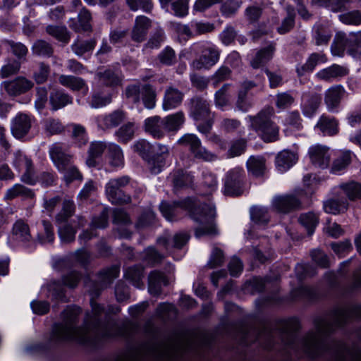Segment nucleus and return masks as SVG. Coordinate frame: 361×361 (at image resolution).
Here are the masks:
<instances>
[{"instance_id":"nucleus-1","label":"nucleus","mask_w":361,"mask_h":361,"mask_svg":"<svg viewBox=\"0 0 361 361\" xmlns=\"http://www.w3.org/2000/svg\"><path fill=\"white\" fill-rule=\"evenodd\" d=\"M120 267L114 265L99 274V282L90 280L89 276L84 279L85 286L92 296L91 313L87 312L81 326L78 325L79 316L82 312L78 306H68L61 313L62 321L53 326L49 336L52 343L75 341L81 344L95 345L99 341L117 337H127L134 329V324L125 322L118 324L111 319V314L120 312L118 307L104 305L94 301L102 290L110 285L119 275Z\"/></svg>"},{"instance_id":"nucleus-2","label":"nucleus","mask_w":361,"mask_h":361,"mask_svg":"<svg viewBox=\"0 0 361 361\" xmlns=\"http://www.w3.org/2000/svg\"><path fill=\"white\" fill-rule=\"evenodd\" d=\"M353 318L361 319V304L336 307L328 314L315 317L314 328L301 341L304 353L310 358L335 361L334 351L336 341H328L327 337Z\"/></svg>"},{"instance_id":"nucleus-3","label":"nucleus","mask_w":361,"mask_h":361,"mask_svg":"<svg viewBox=\"0 0 361 361\" xmlns=\"http://www.w3.org/2000/svg\"><path fill=\"white\" fill-rule=\"evenodd\" d=\"M192 202L188 198L181 202H176L173 204L163 202L159 206V209L162 215L169 221L175 220L178 207L190 209L191 218L200 224L195 231L197 238L217 235V229L214 224V207L207 204L195 207H192Z\"/></svg>"},{"instance_id":"nucleus-4","label":"nucleus","mask_w":361,"mask_h":361,"mask_svg":"<svg viewBox=\"0 0 361 361\" xmlns=\"http://www.w3.org/2000/svg\"><path fill=\"white\" fill-rule=\"evenodd\" d=\"M274 115L273 107L267 106L255 116L247 117L249 128L255 131L266 142L278 140L279 128L272 121Z\"/></svg>"},{"instance_id":"nucleus-5","label":"nucleus","mask_w":361,"mask_h":361,"mask_svg":"<svg viewBox=\"0 0 361 361\" xmlns=\"http://www.w3.org/2000/svg\"><path fill=\"white\" fill-rule=\"evenodd\" d=\"M49 154L59 171L63 174L66 184L82 179L81 173L73 163V157L66 154L60 144H54L49 149Z\"/></svg>"},{"instance_id":"nucleus-6","label":"nucleus","mask_w":361,"mask_h":361,"mask_svg":"<svg viewBox=\"0 0 361 361\" xmlns=\"http://www.w3.org/2000/svg\"><path fill=\"white\" fill-rule=\"evenodd\" d=\"M190 49L196 54L200 53L199 57L194 59L190 64L193 70L210 69L219 61L221 51L217 46L211 42L195 43L190 47Z\"/></svg>"},{"instance_id":"nucleus-7","label":"nucleus","mask_w":361,"mask_h":361,"mask_svg":"<svg viewBox=\"0 0 361 361\" xmlns=\"http://www.w3.org/2000/svg\"><path fill=\"white\" fill-rule=\"evenodd\" d=\"M178 144L186 147L195 160L212 162L217 159V155L204 147L201 140L195 134H184L178 140Z\"/></svg>"},{"instance_id":"nucleus-8","label":"nucleus","mask_w":361,"mask_h":361,"mask_svg":"<svg viewBox=\"0 0 361 361\" xmlns=\"http://www.w3.org/2000/svg\"><path fill=\"white\" fill-rule=\"evenodd\" d=\"M128 176L111 179L106 185V194L109 200L114 204H125L131 202L128 195L125 194L122 188L129 183Z\"/></svg>"},{"instance_id":"nucleus-9","label":"nucleus","mask_w":361,"mask_h":361,"mask_svg":"<svg viewBox=\"0 0 361 361\" xmlns=\"http://www.w3.org/2000/svg\"><path fill=\"white\" fill-rule=\"evenodd\" d=\"M335 361H361V345L337 341L334 345Z\"/></svg>"},{"instance_id":"nucleus-10","label":"nucleus","mask_w":361,"mask_h":361,"mask_svg":"<svg viewBox=\"0 0 361 361\" xmlns=\"http://www.w3.org/2000/svg\"><path fill=\"white\" fill-rule=\"evenodd\" d=\"M300 329L298 319L290 318L279 322L277 329L281 337V341L288 348L294 349L295 347V333Z\"/></svg>"},{"instance_id":"nucleus-11","label":"nucleus","mask_w":361,"mask_h":361,"mask_svg":"<svg viewBox=\"0 0 361 361\" xmlns=\"http://www.w3.org/2000/svg\"><path fill=\"white\" fill-rule=\"evenodd\" d=\"M243 172L240 169L231 170L226 176L224 192L231 196H238L243 192Z\"/></svg>"},{"instance_id":"nucleus-12","label":"nucleus","mask_w":361,"mask_h":361,"mask_svg":"<svg viewBox=\"0 0 361 361\" xmlns=\"http://www.w3.org/2000/svg\"><path fill=\"white\" fill-rule=\"evenodd\" d=\"M190 114L196 121H204L211 116L209 104L204 98L195 96L190 99Z\"/></svg>"},{"instance_id":"nucleus-13","label":"nucleus","mask_w":361,"mask_h":361,"mask_svg":"<svg viewBox=\"0 0 361 361\" xmlns=\"http://www.w3.org/2000/svg\"><path fill=\"white\" fill-rule=\"evenodd\" d=\"M300 206V201L292 195L276 196L272 200L274 209L282 213H288L293 210L298 209Z\"/></svg>"},{"instance_id":"nucleus-14","label":"nucleus","mask_w":361,"mask_h":361,"mask_svg":"<svg viewBox=\"0 0 361 361\" xmlns=\"http://www.w3.org/2000/svg\"><path fill=\"white\" fill-rule=\"evenodd\" d=\"M184 93L173 86L166 88L163 97L162 108L164 111L174 109L183 102Z\"/></svg>"},{"instance_id":"nucleus-15","label":"nucleus","mask_w":361,"mask_h":361,"mask_svg":"<svg viewBox=\"0 0 361 361\" xmlns=\"http://www.w3.org/2000/svg\"><path fill=\"white\" fill-rule=\"evenodd\" d=\"M309 155L312 163L319 168L325 169L330 163L329 148L323 145H315L309 149Z\"/></svg>"},{"instance_id":"nucleus-16","label":"nucleus","mask_w":361,"mask_h":361,"mask_svg":"<svg viewBox=\"0 0 361 361\" xmlns=\"http://www.w3.org/2000/svg\"><path fill=\"white\" fill-rule=\"evenodd\" d=\"M151 27V20L145 16H140L135 18V25L131 32L133 41L140 43L145 39L149 28Z\"/></svg>"},{"instance_id":"nucleus-17","label":"nucleus","mask_w":361,"mask_h":361,"mask_svg":"<svg viewBox=\"0 0 361 361\" xmlns=\"http://www.w3.org/2000/svg\"><path fill=\"white\" fill-rule=\"evenodd\" d=\"M92 14L86 8L83 7L78 16V23L75 19H72L70 23V27L76 32H91L92 27L91 25Z\"/></svg>"},{"instance_id":"nucleus-18","label":"nucleus","mask_w":361,"mask_h":361,"mask_svg":"<svg viewBox=\"0 0 361 361\" xmlns=\"http://www.w3.org/2000/svg\"><path fill=\"white\" fill-rule=\"evenodd\" d=\"M145 130L154 138L161 139L165 135L163 119L159 116L147 118L145 121Z\"/></svg>"},{"instance_id":"nucleus-19","label":"nucleus","mask_w":361,"mask_h":361,"mask_svg":"<svg viewBox=\"0 0 361 361\" xmlns=\"http://www.w3.org/2000/svg\"><path fill=\"white\" fill-rule=\"evenodd\" d=\"M176 192L180 189L190 186L193 183V176L182 169L173 171L169 178Z\"/></svg>"},{"instance_id":"nucleus-20","label":"nucleus","mask_w":361,"mask_h":361,"mask_svg":"<svg viewBox=\"0 0 361 361\" xmlns=\"http://www.w3.org/2000/svg\"><path fill=\"white\" fill-rule=\"evenodd\" d=\"M168 281L165 275L157 270L151 271L148 276V290L152 295L161 294L162 286H167Z\"/></svg>"},{"instance_id":"nucleus-21","label":"nucleus","mask_w":361,"mask_h":361,"mask_svg":"<svg viewBox=\"0 0 361 361\" xmlns=\"http://www.w3.org/2000/svg\"><path fill=\"white\" fill-rule=\"evenodd\" d=\"M315 128L324 135L334 136L338 133V121L334 117L324 114L319 118Z\"/></svg>"},{"instance_id":"nucleus-22","label":"nucleus","mask_w":361,"mask_h":361,"mask_svg":"<svg viewBox=\"0 0 361 361\" xmlns=\"http://www.w3.org/2000/svg\"><path fill=\"white\" fill-rule=\"evenodd\" d=\"M322 102V97L317 93L305 94L302 105V113L305 116L312 117L317 111Z\"/></svg>"},{"instance_id":"nucleus-23","label":"nucleus","mask_w":361,"mask_h":361,"mask_svg":"<svg viewBox=\"0 0 361 361\" xmlns=\"http://www.w3.org/2000/svg\"><path fill=\"white\" fill-rule=\"evenodd\" d=\"M190 235L186 233H179L172 238L161 237L157 239V243L163 245L166 250L171 247L177 249L182 248L188 241Z\"/></svg>"},{"instance_id":"nucleus-24","label":"nucleus","mask_w":361,"mask_h":361,"mask_svg":"<svg viewBox=\"0 0 361 361\" xmlns=\"http://www.w3.org/2000/svg\"><path fill=\"white\" fill-rule=\"evenodd\" d=\"M343 94L344 90L339 85L333 86L326 91L324 102L329 111H334L339 106Z\"/></svg>"},{"instance_id":"nucleus-25","label":"nucleus","mask_w":361,"mask_h":361,"mask_svg":"<svg viewBox=\"0 0 361 361\" xmlns=\"http://www.w3.org/2000/svg\"><path fill=\"white\" fill-rule=\"evenodd\" d=\"M126 118V113L120 109L101 117L99 125L104 129L114 128L118 126Z\"/></svg>"},{"instance_id":"nucleus-26","label":"nucleus","mask_w":361,"mask_h":361,"mask_svg":"<svg viewBox=\"0 0 361 361\" xmlns=\"http://www.w3.org/2000/svg\"><path fill=\"white\" fill-rule=\"evenodd\" d=\"M275 49V44L271 43L267 47L259 50L250 61L251 66L257 69L264 66L272 59Z\"/></svg>"},{"instance_id":"nucleus-27","label":"nucleus","mask_w":361,"mask_h":361,"mask_svg":"<svg viewBox=\"0 0 361 361\" xmlns=\"http://www.w3.org/2000/svg\"><path fill=\"white\" fill-rule=\"evenodd\" d=\"M327 61L326 56L322 53H312L310 55L306 62L297 68L298 75L301 76L306 73L312 72L319 63H324Z\"/></svg>"},{"instance_id":"nucleus-28","label":"nucleus","mask_w":361,"mask_h":361,"mask_svg":"<svg viewBox=\"0 0 361 361\" xmlns=\"http://www.w3.org/2000/svg\"><path fill=\"white\" fill-rule=\"evenodd\" d=\"M95 79L106 87H114L120 85L121 79L119 75L111 69L99 70L95 73Z\"/></svg>"},{"instance_id":"nucleus-29","label":"nucleus","mask_w":361,"mask_h":361,"mask_svg":"<svg viewBox=\"0 0 361 361\" xmlns=\"http://www.w3.org/2000/svg\"><path fill=\"white\" fill-rule=\"evenodd\" d=\"M246 166L248 172L256 178L262 177L267 170L266 159L262 156H251Z\"/></svg>"},{"instance_id":"nucleus-30","label":"nucleus","mask_w":361,"mask_h":361,"mask_svg":"<svg viewBox=\"0 0 361 361\" xmlns=\"http://www.w3.org/2000/svg\"><path fill=\"white\" fill-rule=\"evenodd\" d=\"M297 154L289 151L283 150L276 157V166L281 172H284L293 166L297 161Z\"/></svg>"},{"instance_id":"nucleus-31","label":"nucleus","mask_w":361,"mask_h":361,"mask_svg":"<svg viewBox=\"0 0 361 361\" xmlns=\"http://www.w3.org/2000/svg\"><path fill=\"white\" fill-rule=\"evenodd\" d=\"M346 74L347 71L345 68L337 64H334L317 72L316 77L319 80L329 82L338 77L344 76Z\"/></svg>"},{"instance_id":"nucleus-32","label":"nucleus","mask_w":361,"mask_h":361,"mask_svg":"<svg viewBox=\"0 0 361 361\" xmlns=\"http://www.w3.org/2000/svg\"><path fill=\"white\" fill-rule=\"evenodd\" d=\"M106 148L108 149V146L103 142H92L88 149V157L86 160L87 165L89 167H95L97 165V159L102 156Z\"/></svg>"},{"instance_id":"nucleus-33","label":"nucleus","mask_w":361,"mask_h":361,"mask_svg":"<svg viewBox=\"0 0 361 361\" xmlns=\"http://www.w3.org/2000/svg\"><path fill=\"white\" fill-rule=\"evenodd\" d=\"M144 268L140 265L128 267L125 271V278L137 288L144 287L142 279Z\"/></svg>"},{"instance_id":"nucleus-34","label":"nucleus","mask_w":361,"mask_h":361,"mask_svg":"<svg viewBox=\"0 0 361 361\" xmlns=\"http://www.w3.org/2000/svg\"><path fill=\"white\" fill-rule=\"evenodd\" d=\"M166 131L176 132L185 122V115L183 111H178L162 118Z\"/></svg>"},{"instance_id":"nucleus-35","label":"nucleus","mask_w":361,"mask_h":361,"mask_svg":"<svg viewBox=\"0 0 361 361\" xmlns=\"http://www.w3.org/2000/svg\"><path fill=\"white\" fill-rule=\"evenodd\" d=\"M323 207L325 212L332 214L344 213L348 207V202L345 199H329L324 202Z\"/></svg>"},{"instance_id":"nucleus-36","label":"nucleus","mask_w":361,"mask_h":361,"mask_svg":"<svg viewBox=\"0 0 361 361\" xmlns=\"http://www.w3.org/2000/svg\"><path fill=\"white\" fill-rule=\"evenodd\" d=\"M72 100L73 99L71 96L62 91L54 90L50 93L49 101L52 109L54 111L61 109L68 104H71Z\"/></svg>"},{"instance_id":"nucleus-37","label":"nucleus","mask_w":361,"mask_h":361,"mask_svg":"<svg viewBox=\"0 0 361 361\" xmlns=\"http://www.w3.org/2000/svg\"><path fill=\"white\" fill-rule=\"evenodd\" d=\"M59 82L61 85L73 91H79L85 87L87 89L86 82L82 78L73 75H61L59 77Z\"/></svg>"},{"instance_id":"nucleus-38","label":"nucleus","mask_w":361,"mask_h":361,"mask_svg":"<svg viewBox=\"0 0 361 361\" xmlns=\"http://www.w3.org/2000/svg\"><path fill=\"white\" fill-rule=\"evenodd\" d=\"M338 188L343 191L349 200L355 201L361 199L360 183L355 181H350L339 185Z\"/></svg>"},{"instance_id":"nucleus-39","label":"nucleus","mask_w":361,"mask_h":361,"mask_svg":"<svg viewBox=\"0 0 361 361\" xmlns=\"http://www.w3.org/2000/svg\"><path fill=\"white\" fill-rule=\"evenodd\" d=\"M331 35L330 29L326 25L317 24L313 27V37L317 46L327 44Z\"/></svg>"},{"instance_id":"nucleus-40","label":"nucleus","mask_w":361,"mask_h":361,"mask_svg":"<svg viewBox=\"0 0 361 361\" xmlns=\"http://www.w3.org/2000/svg\"><path fill=\"white\" fill-rule=\"evenodd\" d=\"M164 258V255L152 246L147 247L142 252V260L149 267L161 263Z\"/></svg>"},{"instance_id":"nucleus-41","label":"nucleus","mask_w":361,"mask_h":361,"mask_svg":"<svg viewBox=\"0 0 361 361\" xmlns=\"http://www.w3.org/2000/svg\"><path fill=\"white\" fill-rule=\"evenodd\" d=\"M96 44L97 41L95 39H91L89 40L77 39L71 45V49L75 55L82 56L85 54L92 51Z\"/></svg>"},{"instance_id":"nucleus-42","label":"nucleus","mask_w":361,"mask_h":361,"mask_svg":"<svg viewBox=\"0 0 361 361\" xmlns=\"http://www.w3.org/2000/svg\"><path fill=\"white\" fill-rule=\"evenodd\" d=\"M347 39L348 53L354 57L361 59V31L350 32Z\"/></svg>"},{"instance_id":"nucleus-43","label":"nucleus","mask_w":361,"mask_h":361,"mask_svg":"<svg viewBox=\"0 0 361 361\" xmlns=\"http://www.w3.org/2000/svg\"><path fill=\"white\" fill-rule=\"evenodd\" d=\"M108 157L111 166L118 167L123 165V154L118 145L112 143L108 145Z\"/></svg>"},{"instance_id":"nucleus-44","label":"nucleus","mask_w":361,"mask_h":361,"mask_svg":"<svg viewBox=\"0 0 361 361\" xmlns=\"http://www.w3.org/2000/svg\"><path fill=\"white\" fill-rule=\"evenodd\" d=\"M157 93L156 90L149 84L142 85V93L141 99L145 108L152 109L156 105Z\"/></svg>"},{"instance_id":"nucleus-45","label":"nucleus","mask_w":361,"mask_h":361,"mask_svg":"<svg viewBox=\"0 0 361 361\" xmlns=\"http://www.w3.org/2000/svg\"><path fill=\"white\" fill-rule=\"evenodd\" d=\"M299 221L306 228L307 234L311 235L319 223V218L314 213L307 212L302 214L300 216Z\"/></svg>"},{"instance_id":"nucleus-46","label":"nucleus","mask_w":361,"mask_h":361,"mask_svg":"<svg viewBox=\"0 0 361 361\" xmlns=\"http://www.w3.org/2000/svg\"><path fill=\"white\" fill-rule=\"evenodd\" d=\"M286 17L282 20L281 25L277 27V31L281 35L290 32L295 25V13L294 8L288 6L286 7Z\"/></svg>"},{"instance_id":"nucleus-47","label":"nucleus","mask_w":361,"mask_h":361,"mask_svg":"<svg viewBox=\"0 0 361 361\" xmlns=\"http://www.w3.org/2000/svg\"><path fill=\"white\" fill-rule=\"evenodd\" d=\"M21 67V61L13 58H9L0 70V77L2 78H8L16 74Z\"/></svg>"},{"instance_id":"nucleus-48","label":"nucleus","mask_w":361,"mask_h":361,"mask_svg":"<svg viewBox=\"0 0 361 361\" xmlns=\"http://www.w3.org/2000/svg\"><path fill=\"white\" fill-rule=\"evenodd\" d=\"M135 130V123L133 122H128L121 126L118 130L116 131V135L118 137L120 142L126 143L133 139Z\"/></svg>"},{"instance_id":"nucleus-49","label":"nucleus","mask_w":361,"mask_h":361,"mask_svg":"<svg viewBox=\"0 0 361 361\" xmlns=\"http://www.w3.org/2000/svg\"><path fill=\"white\" fill-rule=\"evenodd\" d=\"M24 183L35 185L39 180L31 159H24Z\"/></svg>"},{"instance_id":"nucleus-50","label":"nucleus","mask_w":361,"mask_h":361,"mask_svg":"<svg viewBox=\"0 0 361 361\" xmlns=\"http://www.w3.org/2000/svg\"><path fill=\"white\" fill-rule=\"evenodd\" d=\"M142 85L140 83L129 85L126 87V97L135 104H140L142 93Z\"/></svg>"},{"instance_id":"nucleus-51","label":"nucleus","mask_w":361,"mask_h":361,"mask_svg":"<svg viewBox=\"0 0 361 361\" xmlns=\"http://www.w3.org/2000/svg\"><path fill=\"white\" fill-rule=\"evenodd\" d=\"M350 162L351 155L350 152L346 151L341 152V154L333 161L331 169V172L336 173L343 171L346 169Z\"/></svg>"},{"instance_id":"nucleus-52","label":"nucleus","mask_w":361,"mask_h":361,"mask_svg":"<svg viewBox=\"0 0 361 361\" xmlns=\"http://www.w3.org/2000/svg\"><path fill=\"white\" fill-rule=\"evenodd\" d=\"M74 202L70 200H65L63 202L61 211L57 214L56 219L59 223H64L71 217L75 212Z\"/></svg>"},{"instance_id":"nucleus-53","label":"nucleus","mask_w":361,"mask_h":361,"mask_svg":"<svg viewBox=\"0 0 361 361\" xmlns=\"http://www.w3.org/2000/svg\"><path fill=\"white\" fill-rule=\"evenodd\" d=\"M348 51V42L344 34H338L331 45L332 54L335 56L343 55L345 49Z\"/></svg>"},{"instance_id":"nucleus-54","label":"nucleus","mask_w":361,"mask_h":361,"mask_svg":"<svg viewBox=\"0 0 361 361\" xmlns=\"http://www.w3.org/2000/svg\"><path fill=\"white\" fill-rule=\"evenodd\" d=\"M250 216L252 221L259 224H265L269 220L267 209L262 207H252L250 209Z\"/></svg>"},{"instance_id":"nucleus-55","label":"nucleus","mask_w":361,"mask_h":361,"mask_svg":"<svg viewBox=\"0 0 361 361\" xmlns=\"http://www.w3.org/2000/svg\"><path fill=\"white\" fill-rule=\"evenodd\" d=\"M338 19L345 25H359L361 24V11L354 10L341 14Z\"/></svg>"},{"instance_id":"nucleus-56","label":"nucleus","mask_w":361,"mask_h":361,"mask_svg":"<svg viewBox=\"0 0 361 361\" xmlns=\"http://www.w3.org/2000/svg\"><path fill=\"white\" fill-rule=\"evenodd\" d=\"M230 85V84H224L218 91L216 92L214 101L216 106L223 108L228 104L229 95L228 94V91Z\"/></svg>"},{"instance_id":"nucleus-57","label":"nucleus","mask_w":361,"mask_h":361,"mask_svg":"<svg viewBox=\"0 0 361 361\" xmlns=\"http://www.w3.org/2000/svg\"><path fill=\"white\" fill-rule=\"evenodd\" d=\"M3 85L8 94L11 96L20 94L23 91V78L18 77L13 80L5 81Z\"/></svg>"},{"instance_id":"nucleus-58","label":"nucleus","mask_w":361,"mask_h":361,"mask_svg":"<svg viewBox=\"0 0 361 361\" xmlns=\"http://www.w3.org/2000/svg\"><path fill=\"white\" fill-rule=\"evenodd\" d=\"M133 148L144 159H148L153 151L152 145L144 139L137 141L134 144Z\"/></svg>"},{"instance_id":"nucleus-59","label":"nucleus","mask_w":361,"mask_h":361,"mask_svg":"<svg viewBox=\"0 0 361 361\" xmlns=\"http://www.w3.org/2000/svg\"><path fill=\"white\" fill-rule=\"evenodd\" d=\"M224 262V255L223 251L216 247H214L207 266L209 269H214L222 266Z\"/></svg>"},{"instance_id":"nucleus-60","label":"nucleus","mask_w":361,"mask_h":361,"mask_svg":"<svg viewBox=\"0 0 361 361\" xmlns=\"http://www.w3.org/2000/svg\"><path fill=\"white\" fill-rule=\"evenodd\" d=\"M111 100V95L110 94H103L100 92H96L92 94L90 105L92 108H101L110 104Z\"/></svg>"},{"instance_id":"nucleus-61","label":"nucleus","mask_w":361,"mask_h":361,"mask_svg":"<svg viewBox=\"0 0 361 361\" xmlns=\"http://www.w3.org/2000/svg\"><path fill=\"white\" fill-rule=\"evenodd\" d=\"M77 230L69 224H65L59 228V235L61 240L69 243L75 240Z\"/></svg>"},{"instance_id":"nucleus-62","label":"nucleus","mask_w":361,"mask_h":361,"mask_svg":"<svg viewBox=\"0 0 361 361\" xmlns=\"http://www.w3.org/2000/svg\"><path fill=\"white\" fill-rule=\"evenodd\" d=\"M241 6V1L238 0H227L221 6L220 11L223 16L231 17L236 13Z\"/></svg>"},{"instance_id":"nucleus-63","label":"nucleus","mask_w":361,"mask_h":361,"mask_svg":"<svg viewBox=\"0 0 361 361\" xmlns=\"http://www.w3.org/2000/svg\"><path fill=\"white\" fill-rule=\"evenodd\" d=\"M130 10L135 11L142 9L145 13H150L153 8L151 0H126Z\"/></svg>"},{"instance_id":"nucleus-64","label":"nucleus","mask_w":361,"mask_h":361,"mask_svg":"<svg viewBox=\"0 0 361 361\" xmlns=\"http://www.w3.org/2000/svg\"><path fill=\"white\" fill-rule=\"evenodd\" d=\"M32 52L38 56H50L53 53L51 46L45 41L38 40L32 46Z\"/></svg>"}]
</instances>
